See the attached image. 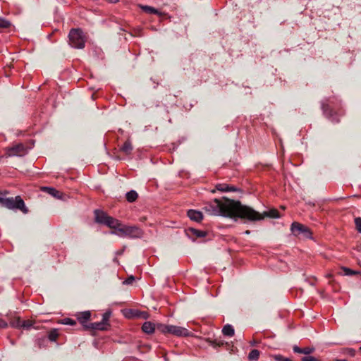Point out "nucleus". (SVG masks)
Instances as JSON below:
<instances>
[{
  "mask_svg": "<svg viewBox=\"0 0 361 361\" xmlns=\"http://www.w3.org/2000/svg\"><path fill=\"white\" fill-rule=\"evenodd\" d=\"M135 279L133 276H130L123 281V284L131 285L134 282Z\"/></svg>",
  "mask_w": 361,
  "mask_h": 361,
  "instance_id": "nucleus-36",
  "label": "nucleus"
},
{
  "mask_svg": "<svg viewBox=\"0 0 361 361\" xmlns=\"http://www.w3.org/2000/svg\"><path fill=\"white\" fill-rule=\"evenodd\" d=\"M341 269L343 270L344 275H346V276H352V275H355V274L361 275V272L352 270L348 267H341Z\"/></svg>",
  "mask_w": 361,
  "mask_h": 361,
  "instance_id": "nucleus-28",
  "label": "nucleus"
},
{
  "mask_svg": "<svg viewBox=\"0 0 361 361\" xmlns=\"http://www.w3.org/2000/svg\"><path fill=\"white\" fill-rule=\"evenodd\" d=\"M258 343V342L255 340H253L252 341L250 342V345H255Z\"/></svg>",
  "mask_w": 361,
  "mask_h": 361,
  "instance_id": "nucleus-41",
  "label": "nucleus"
},
{
  "mask_svg": "<svg viewBox=\"0 0 361 361\" xmlns=\"http://www.w3.org/2000/svg\"><path fill=\"white\" fill-rule=\"evenodd\" d=\"M130 314L133 317H141L143 319H147L149 314L147 312H140L138 310H130Z\"/></svg>",
  "mask_w": 361,
  "mask_h": 361,
  "instance_id": "nucleus-25",
  "label": "nucleus"
},
{
  "mask_svg": "<svg viewBox=\"0 0 361 361\" xmlns=\"http://www.w3.org/2000/svg\"><path fill=\"white\" fill-rule=\"evenodd\" d=\"M260 352L257 349L252 350L248 355L249 361H257L259 357Z\"/></svg>",
  "mask_w": 361,
  "mask_h": 361,
  "instance_id": "nucleus-26",
  "label": "nucleus"
},
{
  "mask_svg": "<svg viewBox=\"0 0 361 361\" xmlns=\"http://www.w3.org/2000/svg\"><path fill=\"white\" fill-rule=\"evenodd\" d=\"M216 189L221 192L237 191V188L226 183H219L216 185Z\"/></svg>",
  "mask_w": 361,
  "mask_h": 361,
  "instance_id": "nucleus-20",
  "label": "nucleus"
},
{
  "mask_svg": "<svg viewBox=\"0 0 361 361\" xmlns=\"http://www.w3.org/2000/svg\"><path fill=\"white\" fill-rule=\"evenodd\" d=\"M187 235L195 240L197 238H204L207 235L208 233L205 231H201L193 228H189L186 230Z\"/></svg>",
  "mask_w": 361,
  "mask_h": 361,
  "instance_id": "nucleus-9",
  "label": "nucleus"
},
{
  "mask_svg": "<svg viewBox=\"0 0 361 361\" xmlns=\"http://www.w3.org/2000/svg\"><path fill=\"white\" fill-rule=\"evenodd\" d=\"M359 350H360V351L361 352V346L360 347Z\"/></svg>",
  "mask_w": 361,
  "mask_h": 361,
  "instance_id": "nucleus-43",
  "label": "nucleus"
},
{
  "mask_svg": "<svg viewBox=\"0 0 361 361\" xmlns=\"http://www.w3.org/2000/svg\"><path fill=\"white\" fill-rule=\"evenodd\" d=\"M106 1L110 4H116L118 1V0H106Z\"/></svg>",
  "mask_w": 361,
  "mask_h": 361,
  "instance_id": "nucleus-40",
  "label": "nucleus"
},
{
  "mask_svg": "<svg viewBox=\"0 0 361 361\" xmlns=\"http://www.w3.org/2000/svg\"><path fill=\"white\" fill-rule=\"evenodd\" d=\"M11 25L10 21L6 20L4 18L0 17V27L1 28H8Z\"/></svg>",
  "mask_w": 361,
  "mask_h": 361,
  "instance_id": "nucleus-31",
  "label": "nucleus"
},
{
  "mask_svg": "<svg viewBox=\"0 0 361 361\" xmlns=\"http://www.w3.org/2000/svg\"><path fill=\"white\" fill-rule=\"evenodd\" d=\"M19 325H21V328L27 329L32 326V322L30 320H22V323H20Z\"/></svg>",
  "mask_w": 361,
  "mask_h": 361,
  "instance_id": "nucleus-34",
  "label": "nucleus"
},
{
  "mask_svg": "<svg viewBox=\"0 0 361 361\" xmlns=\"http://www.w3.org/2000/svg\"><path fill=\"white\" fill-rule=\"evenodd\" d=\"M61 323L66 325L74 326L76 324V321L71 318H64L61 320Z\"/></svg>",
  "mask_w": 361,
  "mask_h": 361,
  "instance_id": "nucleus-33",
  "label": "nucleus"
},
{
  "mask_svg": "<svg viewBox=\"0 0 361 361\" xmlns=\"http://www.w3.org/2000/svg\"><path fill=\"white\" fill-rule=\"evenodd\" d=\"M87 36L80 28H72L68 33V44L75 49H82L85 46Z\"/></svg>",
  "mask_w": 361,
  "mask_h": 361,
  "instance_id": "nucleus-4",
  "label": "nucleus"
},
{
  "mask_svg": "<svg viewBox=\"0 0 361 361\" xmlns=\"http://www.w3.org/2000/svg\"><path fill=\"white\" fill-rule=\"evenodd\" d=\"M133 150V147L131 142L127 140L123 145L120 147V151L126 156L131 154Z\"/></svg>",
  "mask_w": 361,
  "mask_h": 361,
  "instance_id": "nucleus-15",
  "label": "nucleus"
},
{
  "mask_svg": "<svg viewBox=\"0 0 361 361\" xmlns=\"http://www.w3.org/2000/svg\"><path fill=\"white\" fill-rule=\"evenodd\" d=\"M245 233L246 234H249L250 233V231H246Z\"/></svg>",
  "mask_w": 361,
  "mask_h": 361,
  "instance_id": "nucleus-42",
  "label": "nucleus"
},
{
  "mask_svg": "<svg viewBox=\"0 0 361 361\" xmlns=\"http://www.w3.org/2000/svg\"><path fill=\"white\" fill-rule=\"evenodd\" d=\"M58 337L59 333L56 329H51L48 334V338L51 341H56Z\"/></svg>",
  "mask_w": 361,
  "mask_h": 361,
  "instance_id": "nucleus-27",
  "label": "nucleus"
},
{
  "mask_svg": "<svg viewBox=\"0 0 361 361\" xmlns=\"http://www.w3.org/2000/svg\"><path fill=\"white\" fill-rule=\"evenodd\" d=\"M157 328V324L151 322H145L142 326V330L143 332L147 334H152L154 332Z\"/></svg>",
  "mask_w": 361,
  "mask_h": 361,
  "instance_id": "nucleus-16",
  "label": "nucleus"
},
{
  "mask_svg": "<svg viewBox=\"0 0 361 361\" xmlns=\"http://www.w3.org/2000/svg\"><path fill=\"white\" fill-rule=\"evenodd\" d=\"M301 361H321L313 356H305L302 357Z\"/></svg>",
  "mask_w": 361,
  "mask_h": 361,
  "instance_id": "nucleus-38",
  "label": "nucleus"
},
{
  "mask_svg": "<svg viewBox=\"0 0 361 361\" xmlns=\"http://www.w3.org/2000/svg\"><path fill=\"white\" fill-rule=\"evenodd\" d=\"M111 314V311H106V312H104L102 314V322L105 323V324H106L109 327H110V324H109V321Z\"/></svg>",
  "mask_w": 361,
  "mask_h": 361,
  "instance_id": "nucleus-29",
  "label": "nucleus"
},
{
  "mask_svg": "<svg viewBox=\"0 0 361 361\" xmlns=\"http://www.w3.org/2000/svg\"><path fill=\"white\" fill-rule=\"evenodd\" d=\"M141 8L142 11L146 12L147 13L156 14L159 16H161L163 15V13L160 12L159 10L150 6H142Z\"/></svg>",
  "mask_w": 361,
  "mask_h": 361,
  "instance_id": "nucleus-22",
  "label": "nucleus"
},
{
  "mask_svg": "<svg viewBox=\"0 0 361 361\" xmlns=\"http://www.w3.org/2000/svg\"><path fill=\"white\" fill-rule=\"evenodd\" d=\"M77 320L80 324L82 325L85 329L87 330V322L90 319L91 312L90 311H84L81 312H78L75 314Z\"/></svg>",
  "mask_w": 361,
  "mask_h": 361,
  "instance_id": "nucleus-10",
  "label": "nucleus"
},
{
  "mask_svg": "<svg viewBox=\"0 0 361 361\" xmlns=\"http://www.w3.org/2000/svg\"><path fill=\"white\" fill-rule=\"evenodd\" d=\"M8 194L7 190L0 192V204L1 207H6L12 210H20L23 214H27L29 209L25 206V202L22 197L19 195L15 197H7Z\"/></svg>",
  "mask_w": 361,
  "mask_h": 361,
  "instance_id": "nucleus-3",
  "label": "nucleus"
},
{
  "mask_svg": "<svg viewBox=\"0 0 361 361\" xmlns=\"http://www.w3.org/2000/svg\"><path fill=\"white\" fill-rule=\"evenodd\" d=\"M20 323H22V320L20 318H17L11 322V325L17 328H21V325H19Z\"/></svg>",
  "mask_w": 361,
  "mask_h": 361,
  "instance_id": "nucleus-37",
  "label": "nucleus"
},
{
  "mask_svg": "<svg viewBox=\"0 0 361 361\" xmlns=\"http://www.w3.org/2000/svg\"><path fill=\"white\" fill-rule=\"evenodd\" d=\"M355 224L356 229L358 232L361 233V217H357L355 219Z\"/></svg>",
  "mask_w": 361,
  "mask_h": 361,
  "instance_id": "nucleus-35",
  "label": "nucleus"
},
{
  "mask_svg": "<svg viewBox=\"0 0 361 361\" xmlns=\"http://www.w3.org/2000/svg\"><path fill=\"white\" fill-rule=\"evenodd\" d=\"M109 329L105 323L102 321L99 322H93L90 323L88 326H87V330H99V331H106Z\"/></svg>",
  "mask_w": 361,
  "mask_h": 361,
  "instance_id": "nucleus-11",
  "label": "nucleus"
},
{
  "mask_svg": "<svg viewBox=\"0 0 361 361\" xmlns=\"http://www.w3.org/2000/svg\"><path fill=\"white\" fill-rule=\"evenodd\" d=\"M222 334L226 336L232 337L235 334V331L231 324H226L222 329Z\"/></svg>",
  "mask_w": 361,
  "mask_h": 361,
  "instance_id": "nucleus-23",
  "label": "nucleus"
},
{
  "mask_svg": "<svg viewBox=\"0 0 361 361\" xmlns=\"http://www.w3.org/2000/svg\"><path fill=\"white\" fill-rule=\"evenodd\" d=\"M7 324L2 319H0V327H6Z\"/></svg>",
  "mask_w": 361,
  "mask_h": 361,
  "instance_id": "nucleus-39",
  "label": "nucleus"
},
{
  "mask_svg": "<svg viewBox=\"0 0 361 361\" xmlns=\"http://www.w3.org/2000/svg\"><path fill=\"white\" fill-rule=\"evenodd\" d=\"M343 353L350 357H354L355 355L356 351L353 348H346L343 349Z\"/></svg>",
  "mask_w": 361,
  "mask_h": 361,
  "instance_id": "nucleus-32",
  "label": "nucleus"
},
{
  "mask_svg": "<svg viewBox=\"0 0 361 361\" xmlns=\"http://www.w3.org/2000/svg\"><path fill=\"white\" fill-rule=\"evenodd\" d=\"M141 228L136 226H126V237L130 238H138L142 236Z\"/></svg>",
  "mask_w": 361,
  "mask_h": 361,
  "instance_id": "nucleus-8",
  "label": "nucleus"
},
{
  "mask_svg": "<svg viewBox=\"0 0 361 361\" xmlns=\"http://www.w3.org/2000/svg\"><path fill=\"white\" fill-rule=\"evenodd\" d=\"M104 225L110 228L114 229L115 231L116 228L121 226V222L119 220L109 216L108 219L104 222Z\"/></svg>",
  "mask_w": 361,
  "mask_h": 361,
  "instance_id": "nucleus-14",
  "label": "nucleus"
},
{
  "mask_svg": "<svg viewBox=\"0 0 361 361\" xmlns=\"http://www.w3.org/2000/svg\"><path fill=\"white\" fill-rule=\"evenodd\" d=\"M111 234L116 235L122 238L126 237V226L123 225L121 224V226L116 228L115 231H111Z\"/></svg>",
  "mask_w": 361,
  "mask_h": 361,
  "instance_id": "nucleus-21",
  "label": "nucleus"
},
{
  "mask_svg": "<svg viewBox=\"0 0 361 361\" xmlns=\"http://www.w3.org/2000/svg\"><path fill=\"white\" fill-rule=\"evenodd\" d=\"M138 197V195L136 191L132 190L126 194V198L128 202H134Z\"/></svg>",
  "mask_w": 361,
  "mask_h": 361,
  "instance_id": "nucleus-24",
  "label": "nucleus"
},
{
  "mask_svg": "<svg viewBox=\"0 0 361 361\" xmlns=\"http://www.w3.org/2000/svg\"><path fill=\"white\" fill-rule=\"evenodd\" d=\"M206 341L214 348L223 346L224 345L228 346V343L227 342L225 343L224 341L220 339H212L208 338L206 339Z\"/></svg>",
  "mask_w": 361,
  "mask_h": 361,
  "instance_id": "nucleus-19",
  "label": "nucleus"
},
{
  "mask_svg": "<svg viewBox=\"0 0 361 361\" xmlns=\"http://www.w3.org/2000/svg\"><path fill=\"white\" fill-rule=\"evenodd\" d=\"M340 106L341 101L334 96L322 102V109L324 114L334 123H338L340 121L339 117L344 114L343 111L340 109L338 111L334 110L335 108H339Z\"/></svg>",
  "mask_w": 361,
  "mask_h": 361,
  "instance_id": "nucleus-2",
  "label": "nucleus"
},
{
  "mask_svg": "<svg viewBox=\"0 0 361 361\" xmlns=\"http://www.w3.org/2000/svg\"><path fill=\"white\" fill-rule=\"evenodd\" d=\"M157 329L164 334H169L176 336H188L190 334L187 329L175 325L159 323L157 324Z\"/></svg>",
  "mask_w": 361,
  "mask_h": 361,
  "instance_id": "nucleus-5",
  "label": "nucleus"
},
{
  "mask_svg": "<svg viewBox=\"0 0 361 361\" xmlns=\"http://www.w3.org/2000/svg\"><path fill=\"white\" fill-rule=\"evenodd\" d=\"M42 190L44 192H47L48 194L51 195V196L57 198V199H61L62 198V193L57 190L56 189L51 187H43Z\"/></svg>",
  "mask_w": 361,
  "mask_h": 361,
  "instance_id": "nucleus-18",
  "label": "nucleus"
},
{
  "mask_svg": "<svg viewBox=\"0 0 361 361\" xmlns=\"http://www.w3.org/2000/svg\"><path fill=\"white\" fill-rule=\"evenodd\" d=\"M47 338L46 337L38 338L36 340V344L39 348H42L46 346Z\"/></svg>",
  "mask_w": 361,
  "mask_h": 361,
  "instance_id": "nucleus-30",
  "label": "nucleus"
},
{
  "mask_svg": "<svg viewBox=\"0 0 361 361\" xmlns=\"http://www.w3.org/2000/svg\"><path fill=\"white\" fill-rule=\"evenodd\" d=\"M291 231L293 232V233L294 235H300V233H302V234H304V235L306 238H311V235H312L311 231L307 226H305L298 222H293L291 224Z\"/></svg>",
  "mask_w": 361,
  "mask_h": 361,
  "instance_id": "nucleus-7",
  "label": "nucleus"
},
{
  "mask_svg": "<svg viewBox=\"0 0 361 361\" xmlns=\"http://www.w3.org/2000/svg\"><path fill=\"white\" fill-rule=\"evenodd\" d=\"M27 152V148L23 143H18L13 145L12 147L6 148V154L10 157H22L25 155Z\"/></svg>",
  "mask_w": 361,
  "mask_h": 361,
  "instance_id": "nucleus-6",
  "label": "nucleus"
},
{
  "mask_svg": "<svg viewBox=\"0 0 361 361\" xmlns=\"http://www.w3.org/2000/svg\"><path fill=\"white\" fill-rule=\"evenodd\" d=\"M187 214L191 220L196 222H200L203 219L202 212L197 210L189 209Z\"/></svg>",
  "mask_w": 361,
  "mask_h": 361,
  "instance_id": "nucleus-13",
  "label": "nucleus"
},
{
  "mask_svg": "<svg viewBox=\"0 0 361 361\" xmlns=\"http://www.w3.org/2000/svg\"><path fill=\"white\" fill-rule=\"evenodd\" d=\"M293 352L295 353L310 355L314 351V348L313 347H306L301 348L298 345H294L293 348Z\"/></svg>",
  "mask_w": 361,
  "mask_h": 361,
  "instance_id": "nucleus-17",
  "label": "nucleus"
},
{
  "mask_svg": "<svg viewBox=\"0 0 361 361\" xmlns=\"http://www.w3.org/2000/svg\"><path fill=\"white\" fill-rule=\"evenodd\" d=\"M204 209L210 215L240 219L248 221H261L265 217H279V212L276 209L261 214L252 207L243 204L238 200H230L226 197H223L221 199L215 198L212 202L207 203Z\"/></svg>",
  "mask_w": 361,
  "mask_h": 361,
  "instance_id": "nucleus-1",
  "label": "nucleus"
},
{
  "mask_svg": "<svg viewBox=\"0 0 361 361\" xmlns=\"http://www.w3.org/2000/svg\"><path fill=\"white\" fill-rule=\"evenodd\" d=\"M109 215L102 210L96 209L94 211V219L97 223L104 225Z\"/></svg>",
  "mask_w": 361,
  "mask_h": 361,
  "instance_id": "nucleus-12",
  "label": "nucleus"
}]
</instances>
